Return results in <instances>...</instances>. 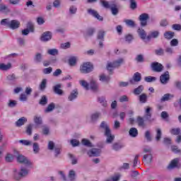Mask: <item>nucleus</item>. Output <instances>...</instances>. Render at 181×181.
Listing matches in <instances>:
<instances>
[{
  "instance_id": "f257e3e1",
  "label": "nucleus",
  "mask_w": 181,
  "mask_h": 181,
  "mask_svg": "<svg viewBox=\"0 0 181 181\" xmlns=\"http://www.w3.org/2000/svg\"><path fill=\"white\" fill-rule=\"evenodd\" d=\"M100 127L104 130V135L106 136V144H112L115 139V136L111 133V129H110L108 123L105 121H103Z\"/></svg>"
},
{
  "instance_id": "f03ea898",
  "label": "nucleus",
  "mask_w": 181,
  "mask_h": 181,
  "mask_svg": "<svg viewBox=\"0 0 181 181\" xmlns=\"http://www.w3.org/2000/svg\"><path fill=\"white\" fill-rule=\"evenodd\" d=\"M0 24L2 26H6V28L12 29L13 30L18 29L19 26H21V23L18 20L9 21L8 18L2 19Z\"/></svg>"
},
{
  "instance_id": "7ed1b4c3",
  "label": "nucleus",
  "mask_w": 181,
  "mask_h": 181,
  "mask_svg": "<svg viewBox=\"0 0 181 181\" xmlns=\"http://www.w3.org/2000/svg\"><path fill=\"white\" fill-rule=\"evenodd\" d=\"M125 60L124 58H119L114 61L113 62H108L107 64V70L109 71H112V69H118V67H121L122 64H124Z\"/></svg>"
},
{
  "instance_id": "20e7f679",
  "label": "nucleus",
  "mask_w": 181,
  "mask_h": 181,
  "mask_svg": "<svg viewBox=\"0 0 181 181\" xmlns=\"http://www.w3.org/2000/svg\"><path fill=\"white\" fill-rule=\"evenodd\" d=\"M93 65L90 62H84L80 66V71L83 74H88L93 71Z\"/></svg>"
},
{
  "instance_id": "39448f33",
  "label": "nucleus",
  "mask_w": 181,
  "mask_h": 181,
  "mask_svg": "<svg viewBox=\"0 0 181 181\" xmlns=\"http://www.w3.org/2000/svg\"><path fill=\"white\" fill-rule=\"evenodd\" d=\"M28 173H29V170L25 168H21L19 173L17 170H14V179L16 180H19L20 179H22V177L28 176Z\"/></svg>"
},
{
  "instance_id": "423d86ee",
  "label": "nucleus",
  "mask_w": 181,
  "mask_h": 181,
  "mask_svg": "<svg viewBox=\"0 0 181 181\" xmlns=\"http://www.w3.org/2000/svg\"><path fill=\"white\" fill-rule=\"evenodd\" d=\"M17 161L19 162V163H23L24 165H26V166H31L32 165V162L29 160L28 157L21 154L17 156Z\"/></svg>"
},
{
  "instance_id": "0eeeda50",
  "label": "nucleus",
  "mask_w": 181,
  "mask_h": 181,
  "mask_svg": "<svg viewBox=\"0 0 181 181\" xmlns=\"http://www.w3.org/2000/svg\"><path fill=\"white\" fill-rule=\"evenodd\" d=\"M149 19V14L142 13L139 16V20L140 21L141 26H146L148 25V21Z\"/></svg>"
},
{
  "instance_id": "6e6552de",
  "label": "nucleus",
  "mask_w": 181,
  "mask_h": 181,
  "mask_svg": "<svg viewBox=\"0 0 181 181\" xmlns=\"http://www.w3.org/2000/svg\"><path fill=\"white\" fill-rule=\"evenodd\" d=\"M88 13L89 15H91V16H93V18H95L98 21H100V22H103V21H104V18L98 13V11L93 8L88 9Z\"/></svg>"
},
{
  "instance_id": "1a4fd4ad",
  "label": "nucleus",
  "mask_w": 181,
  "mask_h": 181,
  "mask_svg": "<svg viewBox=\"0 0 181 181\" xmlns=\"http://www.w3.org/2000/svg\"><path fill=\"white\" fill-rule=\"evenodd\" d=\"M151 69L156 73H160L163 71V65L159 62H153L151 65Z\"/></svg>"
},
{
  "instance_id": "9d476101",
  "label": "nucleus",
  "mask_w": 181,
  "mask_h": 181,
  "mask_svg": "<svg viewBox=\"0 0 181 181\" xmlns=\"http://www.w3.org/2000/svg\"><path fill=\"white\" fill-rule=\"evenodd\" d=\"M170 80V75H169V71H165L160 76V81L161 84L166 85L169 83Z\"/></svg>"
},
{
  "instance_id": "9b49d317",
  "label": "nucleus",
  "mask_w": 181,
  "mask_h": 181,
  "mask_svg": "<svg viewBox=\"0 0 181 181\" xmlns=\"http://www.w3.org/2000/svg\"><path fill=\"white\" fill-rule=\"evenodd\" d=\"M152 111V107L147 106L145 108V112H144V118L146 119V121H148L149 122H152L153 121V119L152 118V113L151 112Z\"/></svg>"
},
{
  "instance_id": "f8f14e48",
  "label": "nucleus",
  "mask_w": 181,
  "mask_h": 181,
  "mask_svg": "<svg viewBox=\"0 0 181 181\" xmlns=\"http://www.w3.org/2000/svg\"><path fill=\"white\" fill-rule=\"evenodd\" d=\"M142 80V76L141 73L136 72L132 78L129 79L130 84H135V83H139Z\"/></svg>"
},
{
  "instance_id": "ddd939ff",
  "label": "nucleus",
  "mask_w": 181,
  "mask_h": 181,
  "mask_svg": "<svg viewBox=\"0 0 181 181\" xmlns=\"http://www.w3.org/2000/svg\"><path fill=\"white\" fill-rule=\"evenodd\" d=\"M52 32L46 31L43 33L40 37L41 42H49V40H52Z\"/></svg>"
},
{
  "instance_id": "4468645a",
  "label": "nucleus",
  "mask_w": 181,
  "mask_h": 181,
  "mask_svg": "<svg viewBox=\"0 0 181 181\" xmlns=\"http://www.w3.org/2000/svg\"><path fill=\"white\" fill-rule=\"evenodd\" d=\"M179 162H180V158H174L170 161V164L168 166V169H175V168H179V166H180Z\"/></svg>"
},
{
  "instance_id": "2eb2a0df",
  "label": "nucleus",
  "mask_w": 181,
  "mask_h": 181,
  "mask_svg": "<svg viewBox=\"0 0 181 181\" xmlns=\"http://www.w3.org/2000/svg\"><path fill=\"white\" fill-rule=\"evenodd\" d=\"M88 155L90 157H97V156H100V155L101 154V149L99 148H91L90 150H89L88 151Z\"/></svg>"
},
{
  "instance_id": "dca6fc26",
  "label": "nucleus",
  "mask_w": 181,
  "mask_h": 181,
  "mask_svg": "<svg viewBox=\"0 0 181 181\" xmlns=\"http://www.w3.org/2000/svg\"><path fill=\"white\" fill-rule=\"evenodd\" d=\"M26 122H28V118L25 117H22L20 119H18L16 122H15V125L16 127H17L18 128H21V127H22L23 125H25V124H26Z\"/></svg>"
},
{
  "instance_id": "f3484780",
  "label": "nucleus",
  "mask_w": 181,
  "mask_h": 181,
  "mask_svg": "<svg viewBox=\"0 0 181 181\" xmlns=\"http://www.w3.org/2000/svg\"><path fill=\"white\" fill-rule=\"evenodd\" d=\"M78 97V90L74 89L68 97L69 101H74Z\"/></svg>"
},
{
  "instance_id": "a211bd4d",
  "label": "nucleus",
  "mask_w": 181,
  "mask_h": 181,
  "mask_svg": "<svg viewBox=\"0 0 181 181\" xmlns=\"http://www.w3.org/2000/svg\"><path fill=\"white\" fill-rule=\"evenodd\" d=\"M27 28H28L22 30V35L24 36H28V35H29V32H33V24H32V23H28L27 24Z\"/></svg>"
},
{
  "instance_id": "6ab92c4d",
  "label": "nucleus",
  "mask_w": 181,
  "mask_h": 181,
  "mask_svg": "<svg viewBox=\"0 0 181 181\" xmlns=\"http://www.w3.org/2000/svg\"><path fill=\"white\" fill-rule=\"evenodd\" d=\"M92 90V91H98V84L97 81L94 79H91L89 83V90Z\"/></svg>"
},
{
  "instance_id": "aec40b11",
  "label": "nucleus",
  "mask_w": 181,
  "mask_h": 181,
  "mask_svg": "<svg viewBox=\"0 0 181 181\" xmlns=\"http://www.w3.org/2000/svg\"><path fill=\"white\" fill-rule=\"evenodd\" d=\"M160 33L158 30H154L150 32V33L147 36V40H151V39H156L159 37Z\"/></svg>"
},
{
  "instance_id": "412c9836",
  "label": "nucleus",
  "mask_w": 181,
  "mask_h": 181,
  "mask_svg": "<svg viewBox=\"0 0 181 181\" xmlns=\"http://www.w3.org/2000/svg\"><path fill=\"white\" fill-rule=\"evenodd\" d=\"M62 88V84L59 83L55 85L53 87V90L55 94H57V95H63V90H61Z\"/></svg>"
},
{
  "instance_id": "4be33fe9",
  "label": "nucleus",
  "mask_w": 181,
  "mask_h": 181,
  "mask_svg": "<svg viewBox=\"0 0 181 181\" xmlns=\"http://www.w3.org/2000/svg\"><path fill=\"white\" fill-rule=\"evenodd\" d=\"M143 161L146 165H149L152 162V154H145L143 157Z\"/></svg>"
},
{
  "instance_id": "5701e85b",
  "label": "nucleus",
  "mask_w": 181,
  "mask_h": 181,
  "mask_svg": "<svg viewBox=\"0 0 181 181\" xmlns=\"http://www.w3.org/2000/svg\"><path fill=\"white\" fill-rule=\"evenodd\" d=\"M144 87L143 85H140L138 86V88H134L133 93L134 95H140V94H142L144 92Z\"/></svg>"
},
{
  "instance_id": "b1692460",
  "label": "nucleus",
  "mask_w": 181,
  "mask_h": 181,
  "mask_svg": "<svg viewBox=\"0 0 181 181\" xmlns=\"http://www.w3.org/2000/svg\"><path fill=\"white\" fill-rule=\"evenodd\" d=\"M43 60V55L40 52H37L34 57V62L35 63H42Z\"/></svg>"
},
{
  "instance_id": "393cba45",
  "label": "nucleus",
  "mask_w": 181,
  "mask_h": 181,
  "mask_svg": "<svg viewBox=\"0 0 181 181\" xmlns=\"http://www.w3.org/2000/svg\"><path fill=\"white\" fill-rule=\"evenodd\" d=\"M137 33H139V36H140L141 39H142L143 40H145L147 38L146 32L145 31V30L142 28H139L137 30Z\"/></svg>"
},
{
  "instance_id": "a878e982",
  "label": "nucleus",
  "mask_w": 181,
  "mask_h": 181,
  "mask_svg": "<svg viewBox=\"0 0 181 181\" xmlns=\"http://www.w3.org/2000/svg\"><path fill=\"white\" fill-rule=\"evenodd\" d=\"M136 122L139 127H142V128H145V127H146V124H145V119H144V117L141 116L137 117Z\"/></svg>"
},
{
  "instance_id": "bb28decb",
  "label": "nucleus",
  "mask_w": 181,
  "mask_h": 181,
  "mask_svg": "<svg viewBox=\"0 0 181 181\" xmlns=\"http://www.w3.org/2000/svg\"><path fill=\"white\" fill-rule=\"evenodd\" d=\"M47 86V79L46 78L42 79V81H41L39 86V90L40 91H45V90H46Z\"/></svg>"
},
{
  "instance_id": "cd10ccee",
  "label": "nucleus",
  "mask_w": 181,
  "mask_h": 181,
  "mask_svg": "<svg viewBox=\"0 0 181 181\" xmlns=\"http://www.w3.org/2000/svg\"><path fill=\"white\" fill-rule=\"evenodd\" d=\"M122 148H124V145L119 143H114L112 145V149L116 152H118V151H120V149H122Z\"/></svg>"
},
{
  "instance_id": "c85d7f7f",
  "label": "nucleus",
  "mask_w": 181,
  "mask_h": 181,
  "mask_svg": "<svg viewBox=\"0 0 181 181\" xmlns=\"http://www.w3.org/2000/svg\"><path fill=\"white\" fill-rule=\"evenodd\" d=\"M12 69V64L8 63L7 64H0V70L3 71H6V70H9Z\"/></svg>"
},
{
  "instance_id": "c756f323",
  "label": "nucleus",
  "mask_w": 181,
  "mask_h": 181,
  "mask_svg": "<svg viewBox=\"0 0 181 181\" xmlns=\"http://www.w3.org/2000/svg\"><path fill=\"white\" fill-rule=\"evenodd\" d=\"M173 97H175L174 95H172L170 93H166L163 95V96L161 98L160 101L161 103H163L165 101H169V100H170V98H173Z\"/></svg>"
},
{
  "instance_id": "7c9ffc66",
  "label": "nucleus",
  "mask_w": 181,
  "mask_h": 181,
  "mask_svg": "<svg viewBox=\"0 0 181 181\" xmlns=\"http://www.w3.org/2000/svg\"><path fill=\"white\" fill-rule=\"evenodd\" d=\"M139 100L142 103L145 104L148 101V95L146 93H141L139 95Z\"/></svg>"
},
{
  "instance_id": "2f4dec72",
  "label": "nucleus",
  "mask_w": 181,
  "mask_h": 181,
  "mask_svg": "<svg viewBox=\"0 0 181 181\" xmlns=\"http://www.w3.org/2000/svg\"><path fill=\"white\" fill-rule=\"evenodd\" d=\"M110 9L112 15H114L115 16L118 15L119 11H118V8L117 7V4H111Z\"/></svg>"
},
{
  "instance_id": "473e14b6",
  "label": "nucleus",
  "mask_w": 181,
  "mask_h": 181,
  "mask_svg": "<svg viewBox=\"0 0 181 181\" xmlns=\"http://www.w3.org/2000/svg\"><path fill=\"white\" fill-rule=\"evenodd\" d=\"M174 37H175V33L172 31H167L164 33V37L168 40H170V39H173Z\"/></svg>"
},
{
  "instance_id": "72a5a7b5",
  "label": "nucleus",
  "mask_w": 181,
  "mask_h": 181,
  "mask_svg": "<svg viewBox=\"0 0 181 181\" xmlns=\"http://www.w3.org/2000/svg\"><path fill=\"white\" fill-rule=\"evenodd\" d=\"M79 83L83 88H85V90H90V83H88L87 81L81 80L79 81Z\"/></svg>"
},
{
  "instance_id": "f704fd0d",
  "label": "nucleus",
  "mask_w": 181,
  "mask_h": 181,
  "mask_svg": "<svg viewBox=\"0 0 181 181\" xmlns=\"http://www.w3.org/2000/svg\"><path fill=\"white\" fill-rule=\"evenodd\" d=\"M100 81H102L103 83H108L110 81V76H106L104 74H102L99 76Z\"/></svg>"
},
{
  "instance_id": "c9c22d12",
  "label": "nucleus",
  "mask_w": 181,
  "mask_h": 181,
  "mask_svg": "<svg viewBox=\"0 0 181 181\" xmlns=\"http://www.w3.org/2000/svg\"><path fill=\"white\" fill-rule=\"evenodd\" d=\"M68 177L70 181L76 180V171H74V170H70Z\"/></svg>"
},
{
  "instance_id": "e433bc0d",
  "label": "nucleus",
  "mask_w": 181,
  "mask_h": 181,
  "mask_svg": "<svg viewBox=\"0 0 181 181\" xmlns=\"http://www.w3.org/2000/svg\"><path fill=\"white\" fill-rule=\"evenodd\" d=\"M129 134L130 136L135 138L136 136H138V129H136L135 127H132L130 129Z\"/></svg>"
},
{
  "instance_id": "4c0bfd02",
  "label": "nucleus",
  "mask_w": 181,
  "mask_h": 181,
  "mask_svg": "<svg viewBox=\"0 0 181 181\" xmlns=\"http://www.w3.org/2000/svg\"><path fill=\"white\" fill-rule=\"evenodd\" d=\"M156 140L157 141V142H159V141H160V139L162 138V129L157 128L156 129Z\"/></svg>"
},
{
  "instance_id": "58836bf2",
  "label": "nucleus",
  "mask_w": 181,
  "mask_h": 181,
  "mask_svg": "<svg viewBox=\"0 0 181 181\" xmlns=\"http://www.w3.org/2000/svg\"><path fill=\"white\" fill-rule=\"evenodd\" d=\"M54 108H56V105L54 103H51L45 110V112H52Z\"/></svg>"
},
{
  "instance_id": "ea45409f",
  "label": "nucleus",
  "mask_w": 181,
  "mask_h": 181,
  "mask_svg": "<svg viewBox=\"0 0 181 181\" xmlns=\"http://www.w3.org/2000/svg\"><path fill=\"white\" fill-rule=\"evenodd\" d=\"M124 23H126L127 26H129V28H135V21L130 20V19H126L124 20Z\"/></svg>"
},
{
  "instance_id": "a19ab883",
  "label": "nucleus",
  "mask_w": 181,
  "mask_h": 181,
  "mask_svg": "<svg viewBox=\"0 0 181 181\" xmlns=\"http://www.w3.org/2000/svg\"><path fill=\"white\" fill-rule=\"evenodd\" d=\"M100 117H101V112H96L91 115L90 118H91V120L94 122V121H97V119H98Z\"/></svg>"
},
{
  "instance_id": "79ce46f5",
  "label": "nucleus",
  "mask_w": 181,
  "mask_h": 181,
  "mask_svg": "<svg viewBox=\"0 0 181 181\" xmlns=\"http://www.w3.org/2000/svg\"><path fill=\"white\" fill-rule=\"evenodd\" d=\"M47 53L50 56H57V54H59V50L57 49H49L47 50Z\"/></svg>"
},
{
  "instance_id": "37998d69",
  "label": "nucleus",
  "mask_w": 181,
  "mask_h": 181,
  "mask_svg": "<svg viewBox=\"0 0 181 181\" xmlns=\"http://www.w3.org/2000/svg\"><path fill=\"white\" fill-rule=\"evenodd\" d=\"M98 103H100V104H101V105H103V107H107V100H105V97L104 96L99 97L98 98Z\"/></svg>"
},
{
  "instance_id": "c03bdc74",
  "label": "nucleus",
  "mask_w": 181,
  "mask_h": 181,
  "mask_svg": "<svg viewBox=\"0 0 181 181\" xmlns=\"http://www.w3.org/2000/svg\"><path fill=\"white\" fill-rule=\"evenodd\" d=\"M33 149L34 153H35V154L39 153V152H40V147L39 146V144L33 143Z\"/></svg>"
},
{
  "instance_id": "a18cd8bd",
  "label": "nucleus",
  "mask_w": 181,
  "mask_h": 181,
  "mask_svg": "<svg viewBox=\"0 0 181 181\" xmlns=\"http://www.w3.org/2000/svg\"><path fill=\"white\" fill-rule=\"evenodd\" d=\"M82 145L88 146V148H93V144L88 139H82Z\"/></svg>"
},
{
  "instance_id": "49530a36",
  "label": "nucleus",
  "mask_w": 181,
  "mask_h": 181,
  "mask_svg": "<svg viewBox=\"0 0 181 181\" xmlns=\"http://www.w3.org/2000/svg\"><path fill=\"white\" fill-rule=\"evenodd\" d=\"M18 102H16V100H9L8 103H7V106L9 108H15V106L17 105Z\"/></svg>"
},
{
  "instance_id": "de8ad7c7",
  "label": "nucleus",
  "mask_w": 181,
  "mask_h": 181,
  "mask_svg": "<svg viewBox=\"0 0 181 181\" xmlns=\"http://www.w3.org/2000/svg\"><path fill=\"white\" fill-rule=\"evenodd\" d=\"M144 138H146L148 142H151L152 141V136H151V132L149 130L146 131Z\"/></svg>"
},
{
  "instance_id": "09e8293b",
  "label": "nucleus",
  "mask_w": 181,
  "mask_h": 181,
  "mask_svg": "<svg viewBox=\"0 0 181 181\" xmlns=\"http://www.w3.org/2000/svg\"><path fill=\"white\" fill-rule=\"evenodd\" d=\"M156 80V77L155 76H146L144 78V81L146 83H153Z\"/></svg>"
},
{
  "instance_id": "8fccbe9b",
  "label": "nucleus",
  "mask_w": 181,
  "mask_h": 181,
  "mask_svg": "<svg viewBox=\"0 0 181 181\" xmlns=\"http://www.w3.org/2000/svg\"><path fill=\"white\" fill-rule=\"evenodd\" d=\"M170 132L172 135H179L180 134V128H173L170 129Z\"/></svg>"
},
{
  "instance_id": "3c124183",
  "label": "nucleus",
  "mask_w": 181,
  "mask_h": 181,
  "mask_svg": "<svg viewBox=\"0 0 181 181\" xmlns=\"http://www.w3.org/2000/svg\"><path fill=\"white\" fill-rule=\"evenodd\" d=\"M100 4L103 6V8H105L106 9L111 8V5H110V3L105 0H100Z\"/></svg>"
},
{
  "instance_id": "603ef678",
  "label": "nucleus",
  "mask_w": 181,
  "mask_h": 181,
  "mask_svg": "<svg viewBox=\"0 0 181 181\" xmlns=\"http://www.w3.org/2000/svg\"><path fill=\"white\" fill-rule=\"evenodd\" d=\"M130 2V8L134 11L138 8V4H136V0H129Z\"/></svg>"
},
{
  "instance_id": "864d4df0",
  "label": "nucleus",
  "mask_w": 181,
  "mask_h": 181,
  "mask_svg": "<svg viewBox=\"0 0 181 181\" xmlns=\"http://www.w3.org/2000/svg\"><path fill=\"white\" fill-rule=\"evenodd\" d=\"M69 63L71 66H76V63H77V57H72L69 58Z\"/></svg>"
},
{
  "instance_id": "5fc2aeb1",
  "label": "nucleus",
  "mask_w": 181,
  "mask_h": 181,
  "mask_svg": "<svg viewBox=\"0 0 181 181\" xmlns=\"http://www.w3.org/2000/svg\"><path fill=\"white\" fill-rule=\"evenodd\" d=\"M155 54L157 56H163L165 54V50L163 48H158L155 49Z\"/></svg>"
},
{
  "instance_id": "6e6d98bb",
  "label": "nucleus",
  "mask_w": 181,
  "mask_h": 181,
  "mask_svg": "<svg viewBox=\"0 0 181 181\" xmlns=\"http://www.w3.org/2000/svg\"><path fill=\"white\" fill-rule=\"evenodd\" d=\"M76 13H77V7L76 6H71L69 7L70 15H76Z\"/></svg>"
},
{
  "instance_id": "4d7b16f0",
  "label": "nucleus",
  "mask_w": 181,
  "mask_h": 181,
  "mask_svg": "<svg viewBox=\"0 0 181 181\" xmlns=\"http://www.w3.org/2000/svg\"><path fill=\"white\" fill-rule=\"evenodd\" d=\"M136 62H137V63H144L145 62L144 59V55L142 54H138L136 58H135Z\"/></svg>"
},
{
  "instance_id": "13d9d810",
  "label": "nucleus",
  "mask_w": 181,
  "mask_h": 181,
  "mask_svg": "<svg viewBox=\"0 0 181 181\" xmlns=\"http://www.w3.org/2000/svg\"><path fill=\"white\" fill-rule=\"evenodd\" d=\"M124 39L127 43H131V42L134 40V36L131 34H128L125 35Z\"/></svg>"
},
{
  "instance_id": "bf43d9fd",
  "label": "nucleus",
  "mask_w": 181,
  "mask_h": 181,
  "mask_svg": "<svg viewBox=\"0 0 181 181\" xmlns=\"http://www.w3.org/2000/svg\"><path fill=\"white\" fill-rule=\"evenodd\" d=\"M34 122L37 125H42V117L35 116L34 117Z\"/></svg>"
},
{
  "instance_id": "052dcab7",
  "label": "nucleus",
  "mask_w": 181,
  "mask_h": 181,
  "mask_svg": "<svg viewBox=\"0 0 181 181\" xmlns=\"http://www.w3.org/2000/svg\"><path fill=\"white\" fill-rule=\"evenodd\" d=\"M19 143L25 146H30V145H32V141L29 140H20Z\"/></svg>"
},
{
  "instance_id": "680f3d73",
  "label": "nucleus",
  "mask_w": 181,
  "mask_h": 181,
  "mask_svg": "<svg viewBox=\"0 0 181 181\" xmlns=\"http://www.w3.org/2000/svg\"><path fill=\"white\" fill-rule=\"evenodd\" d=\"M33 128V124H28L27 126L26 130H25L26 134H28V135H32Z\"/></svg>"
},
{
  "instance_id": "e2e57ef3",
  "label": "nucleus",
  "mask_w": 181,
  "mask_h": 181,
  "mask_svg": "<svg viewBox=\"0 0 181 181\" xmlns=\"http://www.w3.org/2000/svg\"><path fill=\"white\" fill-rule=\"evenodd\" d=\"M13 155L11 154V153H8L6 156V162H8V163H11V162H13Z\"/></svg>"
},
{
  "instance_id": "0e129e2a",
  "label": "nucleus",
  "mask_w": 181,
  "mask_h": 181,
  "mask_svg": "<svg viewBox=\"0 0 181 181\" xmlns=\"http://www.w3.org/2000/svg\"><path fill=\"white\" fill-rule=\"evenodd\" d=\"M40 105H46L47 104V98L46 95H43L40 100Z\"/></svg>"
},
{
  "instance_id": "69168bd1",
  "label": "nucleus",
  "mask_w": 181,
  "mask_h": 181,
  "mask_svg": "<svg viewBox=\"0 0 181 181\" xmlns=\"http://www.w3.org/2000/svg\"><path fill=\"white\" fill-rule=\"evenodd\" d=\"M69 157L71 160L72 165H77V158L73 156V154H69Z\"/></svg>"
},
{
  "instance_id": "338daca9",
  "label": "nucleus",
  "mask_w": 181,
  "mask_h": 181,
  "mask_svg": "<svg viewBox=\"0 0 181 181\" xmlns=\"http://www.w3.org/2000/svg\"><path fill=\"white\" fill-rule=\"evenodd\" d=\"M52 71H53V68L49 66L48 68L44 69L42 73H44V74H50Z\"/></svg>"
},
{
  "instance_id": "774afa93",
  "label": "nucleus",
  "mask_w": 181,
  "mask_h": 181,
  "mask_svg": "<svg viewBox=\"0 0 181 181\" xmlns=\"http://www.w3.org/2000/svg\"><path fill=\"white\" fill-rule=\"evenodd\" d=\"M54 142L53 141H49L48 142V149L49 151H53L54 149Z\"/></svg>"
}]
</instances>
